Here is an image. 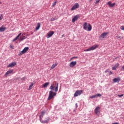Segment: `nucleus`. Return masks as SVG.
I'll use <instances>...</instances> for the list:
<instances>
[{
  "label": "nucleus",
  "mask_w": 124,
  "mask_h": 124,
  "mask_svg": "<svg viewBox=\"0 0 124 124\" xmlns=\"http://www.w3.org/2000/svg\"><path fill=\"white\" fill-rule=\"evenodd\" d=\"M112 70H116L117 69V68L115 67V66L112 67Z\"/></svg>",
  "instance_id": "c756f323"
},
{
  "label": "nucleus",
  "mask_w": 124,
  "mask_h": 124,
  "mask_svg": "<svg viewBox=\"0 0 124 124\" xmlns=\"http://www.w3.org/2000/svg\"><path fill=\"white\" fill-rule=\"evenodd\" d=\"M124 95V94H122L121 95H118V96H119V97H122V96H123Z\"/></svg>",
  "instance_id": "f704fd0d"
},
{
  "label": "nucleus",
  "mask_w": 124,
  "mask_h": 124,
  "mask_svg": "<svg viewBox=\"0 0 124 124\" xmlns=\"http://www.w3.org/2000/svg\"><path fill=\"white\" fill-rule=\"evenodd\" d=\"M108 34V32H104L100 36V38H106V36Z\"/></svg>",
  "instance_id": "4468645a"
},
{
  "label": "nucleus",
  "mask_w": 124,
  "mask_h": 124,
  "mask_svg": "<svg viewBox=\"0 0 124 124\" xmlns=\"http://www.w3.org/2000/svg\"><path fill=\"white\" fill-rule=\"evenodd\" d=\"M94 112L96 115H99V114H100V107H96V108L94 109Z\"/></svg>",
  "instance_id": "6e6552de"
},
{
  "label": "nucleus",
  "mask_w": 124,
  "mask_h": 124,
  "mask_svg": "<svg viewBox=\"0 0 124 124\" xmlns=\"http://www.w3.org/2000/svg\"><path fill=\"white\" fill-rule=\"evenodd\" d=\"M114 66L116 67V68H118L120 66V64L118 63H117L116 64H115Z\"/></svg>",
  "instance_id": "a878e982"
},
{
  "label": "nucleus",
  "mask_w": 124,
  "mask_h": 124,
  "mask_svg": "<svg viewBox=\"0 0 124 124\" xmlns=\"http://www.w3.org/2000/svg\"><path fill=\"white\" fill-rule=\"evenodd\" d=\"M98 46H99L98 45H95L87 49H84V52H89V51H93V50H95V49H97V48H98Z\"/></svg>",
  "instance_id": "39448f33"
},
{
  "label": "nucleus",
  "mask_w": 124,
  "mask_h": 124,
  "mask_svg": "<svg viewBox=\"0 0 124 124\" xmlns=\"http://www.w3.org/2000/svg\"><path fill=\"white\" fill-rule=\"evenodd\" d=\"M79 7V4L78 3H76L74 5V6L72 7L71 10H75L76 8H78Z\"/></svg>",
  "instance_id": "2eb2a0df"
},
{
  "label": "nucleus",
  "mask_w": 124,
  "mask_h": 124,
  "mask_svg": "<svg viewBox=\"0 0 124 124\" xmlns=\"http://www.w3.org/2000/svg\"><path fill=\"white\" fill-rule=\"evenodd\" d=\"M32 86H33V83H31L29 86V90H31V89H32Z\"/></svg>",
  "instance_id": "5701e85b"
},
{
  "label": "nucleus",
  "mask_w": 124,
  "mask_h": 124,
  "mask_svg": "<svg viewBox=\"0 0 124 124\" xmlns=\"http://www.w3.org/2000/svg\"><path fill=\"white\" fill-rule=\"evenodd\" d=\"M78 57H72L70 59V61H72V60H73V59H77Z\"/></svg>",
  "instance_id": "2f4dec72"
},
{
  "label": "nucleus",
  "mask_w": 124,
  "mask_h": 124,
  "mask_svg": "<svg viewBox=\"0 0 124 124\" xmlns=\"http://www.w3.org/2000/svg\"><path fill=\"white\" fill-rule=\"evenodd\" d=\"M116 5L115 3H113L112 4H111L110 6H109V7H114Z\"/></svg>",
  "instance_id": "b1692460"
},
{
  "label": "nucleus",
  "mask_w": 124,
  "mask_h": 124,
  "mask_svg": "<svg viewBox=\"0 0 124 124\" xmlns=\"http://www.w3.org/2000/svg\"><path fill=\"white\" fill-rule=\"evenodd\" d=\"M40 29V23L37 24V27H36V30L37 31Z\"/></svg>",
  "instance_id": "412c9836"
},
{
  "label": "nucleus",
  "mask_w": 124,
  "mask_h": 124,
  "mask_svg": "<svg viewBox=\"0 0 124 124\" xmlns=\"http://www.w3.org/2000/svg\"><path fill=\"white\" fill-rule=\"evenodd\" d=\"M96 95V97H101V95L100 94V93H97L95 94Z\"/></svg>",
  "instance_id": "393cba45"
},
{
  "label": "nucleus",
  "mask_w": 124,
  "mask_h": 124,
  "mask_svg": "<svg viewBox=\"0 0 124 124\" xmlns=\"http://www.w3.org/2000/svg\"><path fill=\"white\" fill-rule=\"evenodd\" d=\"M112 124H119L118 123H113Z\"/></svg>",
  "instance_id": "a19ab883"
},
{
  "label": "nucleus",
  "mask_w": 124,
  "mask_h": 124,
  "mask_svg": "<svg viewBox=\"0 0 124 124\" xmlns=\"http://www.w3.org/2000/svg\"><path fill=\"white\" fill-rule=\"evenodd\" d=\"M99 1H100V0H96V1L95 2V4H97V3H98V2H99Z\"/></svg>",
  "instance_id": "72a5a7b5"
},
{
  "label": "nucleus",
  "mask_w": 124,
  "mask_h": 124,
  "mask_svg": "<svg viewBox=\"0 0 124 124\" xmlns=\"http://www.w3.org/2000/svg\"><path fill=\"white\" fill-rule=\"evenodd\" d=\"M13 69H11L8 70V71H7L5 75H4V77H7V76H8V75H9V74H12V73H13Z\"/></svg>",
  "instance_id": "1a4fd4ad"
},
{
  "label": "nucleus",
  "mask_w": 124,
  "mask_h": 124,
  "mask_svg": "<svg viewBox=\"0 0 124 124\" xmlns=\"http://www.w3.org/2000/svg\"><path fill=\"white\" fill-rule=\"evenodd\" d=\"M54 88L55 92L57 93V92H58V90H59L58 83L56 82L55 83V85L54 84H51V85L50 87V90H51V91H53V90H54Z\"/></svg>",
  "instance_id": "7ed1b4c3"
},
{
  "label": "nucleus",
  "mask_w": 124,
  "mask_h": 124,
  "mask_svg": "<svg viewBox=\"0 0 124 124\" xmlns=\"http://www.w3.org/2000/svg\"><path fill=\"white\" fill-rule=\"evenodd\" d=\"M2 16H0V20H2Z\"/></svg>",
  "instance_id": "ea45409f"
},
{
  "label": "nucleus",
  "mask_w": 124,
  "mask_h": 124,
  "mask_svg": "<svg viewBox=\"0 0 124 124\" xmlns=\"http://www.w3.org/2000/svg\"><path fill=\"white\" fill-rule=\"evenodd\" d=\"M10 48H11V49H13V46H12V45H10Z\"/></svg>",
  "instance_id": "4c0bfd02"
},
{
  "label": "nucleus",
  "mask_w": 124,
  "mask_h": 124,
  "mask_svg": "<svg viewBox=\"0 0 124 124\" xmlns=\"http://www.w3.org/2000/svg\"><path fill=\"white\" fill-rule=\"evenodd\" d=\"M56 95L57 93L53 92L52 91H49L47 100H51V99H53V98H54V96H56Z\"/></svg>",
  "instance_id": "20e7f679"
},
{
  "label": "nucleus",
  "mask_w": 124,
  "mask_h": 124,
  "mask_svg": "<svg viewBox=\"0 0 124 124\" xmlns=\"http://www.w3.org/2000/svg\"><path fill=\"white\" fill-rule=\"evenodd\" d=\"M25 34H22V37L20 38L21 41L24 40V39H26L27 36H24Z\"/></svg>",
  "instance_id": "aec40b11"
},
{
  "label": "nucleus",
  "mask_w": 124,
  "mask_h": 124,
  "mask_svg": "<svg viewBox=\"0 0 124 124\" xmlns=\"http://www.w3.org/2000/svg\"><path fill=\"white\" fill-rule=\"evenodd\" d=\"M92 0H90V1H92Z\"/></svg>",
  "instance_id": "c03bdc74"
},
{
  "label": "nucleus",
  "mask_w": 124,
  "mask_h": 124,
  "mask_svg": "<svg viewBox=\"0 0 124 124\" xmlns=\"http://www.w3.org/2000/svg\"><path fill=\"white\" fill-rule=\"evenodd\" d=\"M15 65H17V63L16 62H11V63L7 65V67H14Z\"/></svg>",
  "instance_id": "9b49d317"
},
{
  "label": "nucleus",
  "mask_w": 124,
  "mask_h": 124,
  "mask_svg": "<svg viewBox=\"0 0 124 124\" xmlns=\"http://www.w3.org/2000/svg\"><path fill=\"white\" fill-rule=\"evenodd\" d=\"M112 74H113V73L112 72V71H109V75H112Z\"/></svg>",
  "instance_id": "e433bc0d"
},
{
  "label": "nucleus",
  "mask_w": 124,
  "mask_h": 124,
  "mask_svg": "<svg viewBox=\"0 0 124 124\" xmlns=\"http://www.w3.org/2000/svg\"><path fill=\"white\" fill-rule=\"evenodd\" d=\"M56 4H57V2L55 1L54 3H53L52 5V7H54L56 6Z\"/></svg>",
  "instance_id": "bb28decb"
},
{
  "label": "nucleus",
  "mask_w": 124,
  "mask_h": 124,
  "mask_svg": "<svg viewBox=\"0 0 124 124\" xmlns=\"http://www.w3.org/2000/svg\"><path fill=\"white\" fill-rule=\"evenodd\" d=\"M54 31H50L48 32L46 36L47 38H50V37H51L52 35L54 34Z\"/></svg>",
  "instance_id": "ddd939ff"
},
{
  "label": "nucleus",
  "mask_w": 124,
  "mask_h": 124,
  "mask_svg": "<svg viewBox=\"0 0 124 124\" xmlns=\"http://www.w3.org/2000/svg\"><path fill=\"white\" fill-rule=\"evenodd\" d=\"M58 65V63H56L55 64H53L52 66L51 67V69H54V68L56 67Z\"/></svg>",
  "instance_id": "6ab92c4d"
},
{
  "label": "nucleus",
  "mask_w": 124,
  "mask_h": 124,
  "mask_svg": "<svg viewBox=\"0 0 124 124\" xmlns=\"http://www.w3.org/2000/svg\"><path fill=\"white\" fill-rule=\"evenodd\" d=\"M83 27L84 30H85V31H92V25L90 24H88L87 22H84Z\"/></svg>",
  "instance_id": "f03ea898"
},
{
  "label": "nucleus",
  "mask_w": 124,
  "mask_h": 124,
  "mask_svg": "<svg viewBox=\"0 0 124 124\" xmlns=\"http://www.w3.org/2000/svg\"><path fill=\"white\" fill-rule=\"evenodd\" d=\"M79 18H80V16H79L78 15H76L72 19V23H75V22H76V21H77V20H78V19Z\"/></svg>",
  "instance_id": "9d476101"
},
{
  "label": "nucleus",
  "mask_w": 124,
  "mask_h": 124,
  "mask_svg": "<svg viewBox=\"0 0 124 124\" xmlns=\"http://www.w3.org/2000/svg\"><path fill=\"white\" fill-rule=\"evenodd\" d=\"M90 98H95V97H96V95H93V96H90Z\"/></svg>",
  "instance_id": "cd10ccee"
},
{
  "label": "nucleus",
  "mask_w": 124,
  "mask_h": 124,
  "mask_svg": "<svg viewBox=\"0 0 124 124\" xmlns=\"http://www.w3.org/2000/svg\"><path fill=\"white\" fill-rule=\"evenodd\" d=\"M29 51V47H25L22 51H20V53L18 54L19 56H22L23 54L27 53Z\"/></svg>",
  "instance_id": "0eeeda50"
},
{
  "label": "nucleus",
  "mask_w": 124,
  "mask_h": 124,
  "mask_svg": "<svg viewBox=\"0 0 124 124\" xmlns=\"http://www.w3.org/2000/svg\"><path fill=\"white\" fill-rule=\"evenodd\" d=\"M121 70H122V71H124V65L123 66V67L121 69Z\"/></svg>",
  "instance_id": "c9c22d12"
},
{
  "label": "nucleus",
  "mask_w": 124,
  "mask_h": 124,
  "mask_svg": "<svg viewBox=\"0 0 124 124\" xmlns=\"http://www.w3.org/2000/svg\"><path fill=\"white\" fill-rule=\"evenodd\" d=\"M21 34H22V33H19L15 39H14L13 42H14L15 41H16V40L21 36Z\"/></svg>",
  "instance_id": "f3484780"
},
{
  "label": "nucleus",
  "mask_w": 124,
  "mask_h": 124,
  "mask_svg": "<svg viewBox=\"0 0 124 124\" xmlns=\"http://www.w3.org/2000/svg\"><path fill=\"white\" fill-rule=\"evenodd\" d=\"M49 84H50V82H47L45 83V84H44L42 86H43V87H44V88H47V87H48V86H49Z\"/></svg>",
  "instance_id": "a211bd4d"
},
{
  "label": "nucleus",
  "mask_w": 124,
  "mask_h": 124,
  "mask_svg": "<svg viewBox=\"0 0 124 124\" xmlns=\"http://www.w3.org/2000/svg\"><path fill=\"white\" fill-rule=\"evenodd\" d=\"M3 26H2V27L0 28V31H5V28L2 27Z\"/></svg>",
  "instance_id": "4be33fe9"
},
{
  "label": "nucleus",
  "mask_w": 124,
  "mask_h": 124,
  "mask_svg": "<svg viewBox=\"0 0 124 124\" xmlns=\"http://www.w3.org/2000/svg\"><path fill=\"white\" fill-rule=\"evenodd\" d=\"M55 20H56V19H55L54 17H52V18H51L50 19L51 22H52V21H55Z\"/></svg>",
  "instance_id": "473e14b6"
},
{
  "label": "nucleus",
  "mask_w": 124,
  "mask_h": 124,
  "mask_svg": "<svg viewBox=\"0 0 124 124\" xmlns=\"http://www.w3.org/2000/svg\"><path fill=\"white\" fill-rule=\"evenodd\" d=\"M83 92H84L83 90H77L76 91L75 93L74 94V96L75 97H76L77 96H78V95H81L83 93Z\"/></svg>",
  "instance_id": "423d86ee"
},
{
  "label": "nucleus",
  "mask_w": 124,
  "mask_h": 124,
  "mask_svg": "<svg viewBox=\"0 0 124 124\" xmlns=\"http://www.w3.org/2000/svg\"><path fill=\"white\" fill-rule=\"evenodd\" d=\"M115 38H116V39H119V38H121V36H120V35H117L115 37Z\"/></svg>",
  "instance_id": "7c9ffc66"
},
{
  "label": "nucleus",
  "mask_w": 124,
  "mask_h": 124,
  "mask_svg": "<svg viewBox=\"0 0 124 124\" xmlns=\"http://www.w3.org/2000/svg\"><path fill=\"white\" fill-rule=\"evenodd\" d=\"M76 107H78V105L77 104H76Z\"/></svg>",
  "instance_id": "79ce46f5"
},
{
  "label": "nucleus",
  "mask_w": 124,
  "mask_h": 124,
  "mask_svg": "<svg viewBox=\"0 0 124 124\" xmlns=\"http://www.w3.org/2000/svg\"><path fill=\"white\" fill-rule=\"evenodd\" d=\"M112 2L111 1H108V5H109V6H110Z\"/></svg>",
  "instance_id": "c85d7f7f"
},
{
  "label": "nucleus",
  "mask_w": 124,
  "mask_h": 124,
  "mask_svg": "<svg viewBox=\"0 0 124 124\" xmlns=\"http://www.w3.org/2000/svg\"><path fill=\"white\" fill-rule=\"evenodd\" d=\"M0 4H1V1H0Z\"/></svg>",
  "instance_id": "37998d69"
},
{
  "label": "nucleus",
  "mask_w": 124,
  "mask_h": 124,
  "mask_svg": "<svg viewBox=\"0 0 124 124\" xmlns=\"http://www.w3.org/2000/svg\"><path fill=\"white\" fill-rule=\"evenodd\" d=\"M109 71V69H107V70L105 71V73H107Z\"/></svg>",
  "instance_id": "58836bf2"
},
{
  "label": "nucleus",
  "mask_w": 124,
  "mask_h": 124,
  "mask_svg": "<svg viewBox=\"0 0 124 124\" xmlns=\"http://www.w3.org/2000/svg\"><path fill=\"white\" fill-rule=\"evenodd\" d=\"M76 64H77V62L73 61L70 63L69 66L70 67H74Z\"/></svg>",
  "instance_id": "f8f14e48"
},
{
  "label": "nucleus",
  "mask_w": 124,
  "mask_h": 124,
  "mask_svg": "<svg viewBox=\"0 0 124 124\" xmlns=\"http://www.w3.org/2000/svg\"><path fill=\"white\" fill-rule=\"evenodd\" d=\"M120 81H121V78L118 77L117 78H114L113 79V81L114 83H119V82H120Z\"/></svg>",
  "instance_id": "dca6fc26"
},
{
  "label": "nucleus",
  "mask_w": 124,
  "mask_h": 124,
  "mask_svg": "<svg viewBox=\"0 0 124 124\" xmlns=\"http://www.w3.org/2000/svg\"><path fill=\"white\" fill-rule=\"evenodd\" d=\"M45 113H46V111H45V110H43L40 115V119L42 124H47V123H49V120H50V118L47 117L46 118L45 120H42V118H43Z\"/></svg>",
  "instance_id": "f257e3e1"
}]
</instances>
